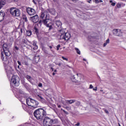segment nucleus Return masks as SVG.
Wrapping results in <instances>:
<instances>
[{
    "label": "nucleus",
    "mask_w": 126,
    "mask_h": 126,
    "mask_svg": "<svg viewBox=\"0 0 126 126\" xmlns=\"http://www.w3.org/2000/svg\"><path fill=\"white\" fill-rule=\"evenodd\" d=\"M40 18H42V19H45L43 20V23L46 27H49V30L53 29L51 21L50 20V16L48 11H42L40 14Z\"/></svg>",
    "instance_id": "1"
},
{
    "label": "nucleus",
    "mask_w": 126,
    "mask_h": 126,
    "mask_svg": "<svg viewBox=\"0 0 126 126\" xmlns=\"http://www.w3.org/2000/svg\"><path fill=\"white\" fill-rule=\"evenodd\" d=\"M34 116L38 121H42L47 116V111L43 108H38L34 111Z\"/></svg>",
    "instance_id": "2"
},
{
    "label": "nucleus",
    "mask_w": 126,
    "mask_h": 126,
    "mask_svg": "<svg viewBox=\"0 0 126 126\" xmlns=\"http://www.w3.org/2000/svg\"><path fill=\"white\" fill-rule=\"evenodd\" d=\"M26 102L28 105L33 108V109H36L38 108V105H39V102L38 101L35 100L31 98H28L26 99Z\"/></svg>",
    "instance_id": "3"
},
{
    "label": "nucleus",
    "mask_w": 126,
    "mask_h": 126,
    "mask_svg": "<svg viewBox=\"0 0 126 126\" xmlns=\"http://www.w3.org/2000/svg\"><path fill=\"white\" fill-rule=\"evenodd\" d=\"M59 32L61 34L60 35V39L64 40V41H68L70 38V33L69 32H65L64 29H61L59 31Z\"/></svg>",
    "instance_id": "4"
},
{
    "label": "nucleus",
    "mask_w": 126,
    "mask_h": 126,
    "mask_svg": "<svg viewBox=\"0 0 126 126\" xmlns=\"http://www.w3.org/2000/svg\"><path fill=\"white\" fill-rule=\"evenodd\" d=\"M19 81L20 79L18 76H13L11 80V83L14 85V86H19Z\"/></svg>",
    "instance_id": "5"
},
{
    "label": "nucleus",
    "mask_w": 126,
    "mask_h": 126,
    "mask_svg": "<svg viewBox=\"0 0 126 126\" xmlns=\"http://www.w3.org/2000/svg\"><path fill=\"white\" fill-rule=\"evenodd\" d=\"M10 12L13 16L18 17L20 15V10L16 8H11Z\"/></svg>",
    "instance_id": "6"
},
{
    "label": "nucleus",
    "mask_w": 126,
    "mask_h": 126,
    "mask_svg": "<svg viewBox=\"0 0 126 126\" xmlns=\"http://www.w3.org/2000/svg\"><path fill=\"white\" fill-rule=\"evenodd\" d=\"M43 125L44 126H52V119L48 117L43 119Z\"/></svg>",
    "instance_id": "7"
},
{
    "label": "nucleus",
    "mask_w": 126,
    "mask_h": 126,
    "mask_svg": "<svg viewBox=\"0 0 126 126\" xmlns=\"http://www.w3.org/2000/svg\"><path fill=\"white\" fill-rule=\"evenodd\" d=\"M113 33L114 36H118V37H121V36H123V32H122V31L121 30H113Z\"/></svg>",
    "instance_id": "8"
},
{
    "label": "nucleus",
    "mask_w": 126,
    "mask_h": 126,
    "mask_svg": "<svg viewBox=\"0 0 126 126\" xmlns=\"http://www.w3.org/2000/svg\"><path fill=\"white\" fill-rule=\"evenodd\" d=\"M31 20L33 23H37L39 21V16L37 15L31 17Z\"/></svg>",
    "instance_id": "9"
},
{
    "label": "nucleus",
    "mask_w": 126,
    "mask_h": 126,
    "mask_svg": "<svg viewBox=\"0 0 126 126\" xmlns=\"http://www.w3.org/2000/svg\"><path fill=\"white\" fill-rule=\"evenodd\" d=\"M5 69H6V71L7 72V75L8 76V74H12V71H13V70L12 69V68L10 66H5Z\"/></svg>",
    "instance_id": "10"
},
{
    "label": "nucleus",
    "mask_w": 126,
    "mask_h": 126,
    "mask_svg": "<svg viewBox=\"0 0 126 126\" xmlns=\"http://www.w3.org/2000/svg\"><path fill=\"white\" fill-rule=\"evenodd\" d=\"M0 45H1V46H2V48H3V51H6L8 50V46H7V44H4V41H3V40H1L0 42Z\"/></svg>",
    "instance_id": "11"
},
{
    "label": "nucleus",
    "mask_w": 126,
    "mask_h": 126,
    "mask_svg": "<svg viewBox=\"0 0 126 126\" xmlns=\"http://www.w3.org/2000/svg\"><path fill=\"white\" fill-rule=\"evenodd\" d=\"M27 11L29 15H34L35 14V10L32 8H28Z\"/></svg>",
    "instance_id": "12"
},
{
    "label": "nucleus",
    "mask_w": 126,
    "mask_h": 126,
    "mask_svg": "<svg viewBox=\"0 0 126 126\" xmlns=\"http://www.w3.org/2000/svg\"><path fill=\"white\" fill-rule=\"evenodd\" d=\"M5 14H4V12L1 11L0 12V22H1L4 19V16Z\"/></svg>",
    "instance_id": "13"
},
{
    "label": "nucleus",
    "mask_w": 126,
    "mask_h": 126,
    "mask_svg": "<svg viewBox=\"0 0 126 126\" xmlns=\"http://www.w3.org/2000/svg\"><path fill=\"white\" fill-rule=\"evenodd\" d=\"M37 97L38 99V100H40L42 103H45V99L42 97V95L41 94H37Z\"/></svg>",
    "instance_id": "14"
},
{
    "label": "nucleus",
    "mask_w": 126,
    "mask_h": 126,
    "mask_svg": "<svg viewBox=\"0 0 126 126\" xmlns=\"http://www.w3.org/2000/svg\"><path fill=\"white\" fill-rule=\"evenodd\" d=\"M19 94H18V98H21L24 97V92L23 91L20 90L19 91Z\"/></svg>",
    "instance_id": "15"
},
{
    "label": "nucleus",
    "mask_w": 126,
    "mask_h": 126,
    "mask_svg": "<svg viewBox=\"0 0 126 126\" xmlns=\"http://www.w3.org/2000/svg\"><path fill=\"white\" fill-rule=\"evenodd\" d=\"M3 53L6 57H9V56H10V52L8 49L7 50H3Z\"/></svg>",
    "instance_id": "16"
},
{
    "label": "nucleus",
    "mask_w": 126,
    "mask_h": 126,
    "mask_svg": "<svg viewBox=\"0 0 126 126\" xmlns=\"http://www.w3.org/2000/svg\"><path fill=\"white\" fill-rule=\"evenodd\" d=\"M5 4V0H0V9H1V7Z\"/></svg>",
    "instance_id": "17"
},
{
    "label": "nucleus",
    "mask_w": 126,
    "mask_h": 126,
    "mask_svg": "<svg viewBox=\"0 0 126 126\" xmlns=\"http://www.w3.org/2000/svg\"><path fill=\"white\" fill-rule=\"evenodd\" d=\"M55 24L57 27H62V22L60 21H56Z\"/></svg>",
    "instance_id": "18"
},
{
    "label": "nucleus",
    "mask_w": 126,
    "mask_h": 126,
    "mask_svg": "<svg viewBox=\"0 0 126 126\" xmlns=\"http://www.w3.org/2000/svg\"><path fill=\"white\" fill-rule=\"evenodd\" d=\"M74 102H75V100L74 99H70V100H66L67 104H72L73 103H74Z\"/></svg>",
    "instance_id": "19"
},
{
    "label": "nucleus",
    "mask_w": 126,
    "mask_h": 126,
    "mask_svg": "<svg viewBox=\"0 0 126 126\" xmlns=\"http://www.w3.org/2000/svg\"><path fill=\"white\" fill-rule=\"evenodd\" d=\"M59 123V121H58V119H52V125H55L56 124H58Z\"/></svg>",
    "instance_id": "20"
},
{
    "label": "nucleus",
    "mask_w": 126,
    "mask_h": 126,
    "mask_svg": "<svg viewBox=\"0 0 126 126\" xmlns=\"http://www.w3.org/2000/svg\"><path fill=\"white\" fill-rule=\"evenodd\" d=\"M109 43H110V39L108 38L106 40V42L103 44V47H106V45H108V44H109Z\"/></svg>",
    "instance_id": "21"
},
{
    "label": "nucleus",
    "mask_w": 126,
    "mask_h": 126,
    "mask_svg": "<svg viewBox=\"0 0 126 126\" xmlns=\"http://www.w3.org/2000/svg\"><path fill=\"white\" fill-rule=\"evenodd\" d=\"M1 58L3 62H7V59H6H6L4 60V57H3V52H2L1 53Z\"/></svg>",
    "instance_id": "22"
},
{
    "label": "nucleus",
    "mask_w": 126,
    "mask_h": 126,
    "mask_svg": "<svg viewBox=\"0 0 126 126\" xmlns=\"http://www.w3.org/2000/svg\"><path fill=\"white\" fill-rule=\"evenodd\" d=\"M34 31L36 33V35L39 34V30L36 28V27H34Z\"/></svg>",
    "instance_id": "23"
},
{
    "label": "nucleus",
    "mask_w": 126,
    "mask_h": 126,
    "mask_svg": "<svg viewBox=\"0 0 126 126\" xmlns=\"http://www.w3.org/2000/svg\"><path fill=\"white\" fill-rule=\"evenodd\" d=\"M27 36H31L32 34V32L31 31H27V33H26Z\"/></svg>",
    "instance_id": "24"
},
{
    "label": "nucleus",
    "mask_w": 126,
    "mask_h": 126,
    "mask_svg": "<svg viewBox=\"0 0 126 126\" xmlns=\"http://www.w3.org/2000/svg\"><path fill=\"white\" fill-rule=\"evenodd\" d=\"M109 2L111 3L112 6H115V5H116V2H113V0H110Z\"/></svg>",
    "instance_id": "25"
},
{
    "label": "nucleus",
    "mask_w": 126,
    "mask_h": 126,
    "mask_svg": "<svg viewBox=\"0 0 126 126\" xmlns=\"http://www.w3.org/2000/svg\"><path fill=\"white\" fill-rule=\"evenodd\" d=\"M75 51H76L77 54H78V55H80V51H79V49L78 48H75Z\"/></svg>",
    "instance_id": "26"
},
{
    "label": "nucleus",
    "mask_w": 126,
    "mask_h": 126,
    "mask_svg": "<svg viewBox=\"0 0 126 126\" xmlns=\"http://www.w3.org/2000/svg\"><path fill=\"white\" fill-rule=\"evenodd\" d=\"M72 81H73V82H76V79H75V77H74V76H73L72 77Z\"/></svg>",
    "instance_id": "27"
},
{
    "label": "nucleus",
    "mask_w": 126,
    "mask_h": 126,
    "mask_svg": "<svg viewBox=\"0 0 126 126\" xmlns=\"http://www.w3.org/2000/svg\"><path fill=\"white\" fill-rule=\"evenodd\" d=\"M116 5L118 8H121V7H122V4H121V3H117Z\"/></svg>",
    "instance_id": "28"
},
{
    "label": "nucleus",
    "mask_w": 126,
    "mask_h": 126,
    "mask_svg": "<svg viewBox=\"0 0 126 126\" xmlns=\"http://www.w3.org/2000/svg\"><path fill=\"white\" fill-rule=\"evenodd\" d=\"M76 106H80V102L79 101H77L75 103Z\"/></svg>",
    "instance_id": "29"
},
{
    "label": "nucleus",
    "mask_w": 126,
    "mask_h": 126,
    "mask_svg": "<svg viewBox=\"0 0 126 126\" xmlns=\"http://www.w3.org/2000/svg\"><path fill=\"white\" fill-rule=\"evenodd\" d=\"M23 64H25V65H28V63L26 61H24L23 62Z\"/></svg>",
    "instance_id": "30"
},
{
    "label": "nucleus",
    "mask_w": 126,
    "mask_h": 126,
    "mask_svg": "<svg viewBox=\"0 0 126 126\" xmlns=\"http://www.w3.org/2000/svg\"><path fill=\"white\" fill-rule=\"evenodd\" d=\"M62 59L63 60V61H66L67 62V61H68V59L64 57H62Z\"/></svg>",
    "instance_id": "31"
},
{
    "label": "nucleus",
    "mask_w": 126,
    "mask_h": 126,
    "mask_svg": "<svg viewBox=\"0 0 126 126\" xmlns=\"http://www.w3.org/2000/svg\"><path fill=\"white\" fill-rule=\"evenodd\" d=\"M33 46H37V42L35 41H33Z\"/></svg>",
    "instance_id": "32"
},
{
    "label": "nucleus",
    "mask_w": 126,
    "mask_h": 126,
    "mask_svg": "<svg viewBox=\"0 0 126 126\" xmlns=\"http://www.w3.org/2000/svg\"><path fill=\"white\" fill-rule=\"evenodd\" d=\"M23 109H24V110H25V111H26L27 110V108H27L26 105H24V106H23Z\"/></svg>",
    "instance_id": "33"
},
{
    "label": "nucleus",
    "mask_w": 126,
    "mask_h": 126,
    "mask_svg": "<svg viewBox=\"0 0 126 126\" xmlns=\"http://www.w3.org/2000/svg\"><path fill=\"white\" fill-rule=\"evenodd\" d=\"M27 79H28L29 80H31V76H29V75H27Z\"/></svg>",
    "instance_id": "34"
},
{
    "label": "nucleus",
    "mask_w": 126,
    "mask_h": 126,
    "mask_svg": "<svg viewBox=\"0 0 126 126\" xmlns=\"http://www.w3.org/2000/svg\"><path fill=\"white\" fill-rule=\"evenodd\" d=\"M60 48H61V45H58L57 46V51H59V50L60 49Z\"/></svg>",
    "instance_id": "35"
},
{
    "label": "nucleus",
    "mask_w": 126,
    "mask_h": 126,
    "mask_svg": "<svg viewBox=\"0 0 126 126\" xmlns=\"http://www.w3.org/2000/svg\"><path fill=\"white\" fill-rule=\"evenodd\" d=\"M38 49V46L35 45L33 47V50H37Z\"/></svg>",
    "instance_id": "36"
},
{
    "label": "nucleus",
    "mask_w": 126,
    "mask_h": 126,
    "mask_svg": "<svg viewBox=\"0 0 126 126\" xmlns=\"http://www.w3.org/2000/svg\"><path fill=\"white\" fill-rule=\"evenodd\" d=\"M51 11H52V14H55V12H56V10L55 9L51 10Z\"/></svg>",
    "instance_id": "37"
},
{
    "label": "nucleus",
    "mask_w": 126,
    "mask_h": 126,
    "mask_svg": "<svg viewBox=\"0 0 126 126\" xmlns=\"http://www.w3.org/2000/svg\"><path fill=\"white\" fill-rule=\"evenodd\" d=\"M43 86V85L42 84V83H39L38 84V87H42Z\"/></svg>",
    "instance_id": "38"
},
{
    "label": "nucleus",
    "mask_w": 126,
    "mask_h": 126,
    "mask_svg": "<svg viewBox=\"0 0 126 126\" xmlns=\"http://www.w3.org/2000/svg\"><path fill=\"white\" fill-rule=\"evenodd\" d=\"M93 89V86L92 85H90L89 89Z\"/></svg>",
    "instance_id": "39"
},
{
    "label": "nucleus",
    "mask_w": 126,
    "mask_h": 126,
    "mask_svg": "<svg viewBox=\"0 0 126 126\" xmlns=\"http://www.w3.org/2000/svg\"><path fill=\"white\" fill-rule=\"evenodd\" d=\"M94 2L95 3H99V0H95Z\"/></svg>",
    "instance_id": "40"
},
{
    "label": "nucleus",
    "mask_w": 126,
    "mask_h": 126,
    "mask_svg": "<svg viewBox=\"0 0 126 126\" xmlns=\"http://www.w3.org/2000/svg\"><path fill=\"white\" fill-rule=\"evenodd\" d=\"M104 111H105V113H106V114H109V111H108V110L105 109Z\"/></svg>",
    "instance_id": "41"
},
{
    "label": "nucleus",
    "mask_w": 126,
    "mask_h": 126,
    "mask_svg": "<svg viewBox=\"0 0 126 126\" xmlns=\"http://www.w3.org/2000/svg\"><path fill=\"white\" fill-rule=\"evenodd\" d=\"M15 49L16 50V51H18L19 50V48H18L17 46H15Z\"/></svg>",
    "instance_id": "42"
},
{
    "label": "nucleus",
    "mask_w": 126,
    "mask_h": 126,
    "mask_svg": "<svg viewBox=\"0 0 126 126\" xmlns=\"http://www.w3.org/2000/svg\"><path fill=\"white\" fill-rule=\"evenodd\" d=\"M63 112L64 113V114H66V115L68 114V113H67V112L65 111L64 110H63Z\"/></svg>",
    "instance_id": "43"
},
{
    "label": "nucleus",
    "mask_w": 126,
    "mask_h": 126,
    "mask_svg": "<svg viewBox=\"0 0 126 126\" xmlns=\"http://www.w3.org/2000/svg\"><path fill=\"white\" fill-rule=\"evenodd\" d=\"M80 126V123H78L77 124L75 125V126Z\"/></svg>",
    "instance_id": "44"
},
{
    "label": "nucleus",
    "mask_w": 126,
    "mask_h": 126,
    "mask_svg": "<svg viewBox=\"0 0 126 126\" xmlns=\"http://www.w3.org/2000/svg\"><path fill=\"white\" fill-rule=\"evenodd\" d=\"M17 63H18L19 65H21V62L20 61H17Z\"/></svg>",
    "instance_id": "45"
},
{
    "label": "nucleus",
    "mask_w": 126,
    "mask_h": 126,
    "mask_svg": "<svg viewBox=\"0 0 126 126\" xmlns=\"http://www.w3.org/2000/svg\"><path fill=\"white\" fill-rule=\"evenodd\" d=\"M66 110H70V107H68V106H67V107H66Z\"/></svg>",
    "instance_id": "46"
},
{
    "label": "nucleus",
    "mask_w": 126,
    "mask_h": 126,
    "mask_svg": "<svg viewBox=\"0 0 126 126\" xmlns=\"http://www.w3.org/2000/svg\"><path fill=\"white\" fill-rule=\"evenodd\" d=\"M94 91H97V87H95L94 89H93Z\"/></svg>",
    "instance_id": "47"
},
{
    "label": "nucleus",
    "mask_w": 126,
    "mask_h": 126,
    "mask_svg": "<svg viewBox=\"0 0 126 126\" xmlns=\"http://www.w3.org/2000/svg\"><path fill=\"white\" fill-rule=\"evenodd\" d=\"M91 1H92V0H87V2H88L89 3H91Z\"/></svg>",
    "instance_id": "48"
},
{
    "label": "nucleus",
    "mask_w": 126,
    "mask_h": 126,
    "mask_svg": "<svg viewBox=\"0 0 126 126\" xmlns=\"http://www.w3.org/2000/svg\"><path fill=\"white\" fill-rule=\"evenodd\" d=\"M72 1H74V2H77V1H78V0H72Z\"/></svg>",
    "instance_id": "49"
},
{
    "label": "nucleus",
    "mask_w": 126,
    "mask_h": 126,
    "mask_svg": "<svg viewBox=\"0 0 126 126\" xmlns=\"http://www.w3.org/2000/svg\"><path fill=\"white\" fill-rule=\"evenodd\" d=\"M76 75H77V76H78V77H79V76H81V74H78H78H76Z\"/></svg>",
    "instance_id": "50"
},
{
    "label": "nucleus",
    "mask_w": 126,
    "mask_h": 126,
    "mask_svg": "<svg viewBox=\"0 0 126 126\" xmlns=\"http://www.w3.org/2000/svg\"><path fill=\"white\" fill-rule=\"evenodd\" d=\"M58 64V65H59V66H61V65H62V63H59Z\"/></svg>",
    "instance_id": "51"
},
{
    "label": "nucleus",
    "mask_w": 126,
    "mask_h": 126,
    "mask_svg": "<svg viewBox=\"0 0 126 126\" xmlns=\"http://www.w3.org/2000/svg\"><path fill=\"white\" fill-rule=\"evenodd\" d=\"M51 69H52V71H54V68L51 67Z\"/></svg>",
    "instance_id": "52"
},
{
    "label": "nucleus",
    "mask_w": 126,
    "mask_h": 126,
    "mask_svg": "<svg viewBox=\"0 0 126 126\" xmlns=\"http://www.w3.org/2000/svg\"><path fill=\"white\" fill-rule=\"evenodd\" d=\"M58 108H61V105H58Z\"/></svg>",
    "instance_id": "53"
},
{
    "label": "nucleus",
    "mask_w": 126,
    "mask_h": 126,
    "mask_svg": "<svg viewBox=\"0 0 126 126\" xmlns=\"http://www.w3.org/2000/svg\"><path fill=\"white\" fill-rule=\"evenodd\" d=\"M99 2H103V1L102 0H99Z\"/></svg>",
    "instance_id": "54"
},
{
    "label": "nucleus",
    "mask_w": 126,
    "mask_h": 126,
    "mask_svg": "<svg viewBox=\"0 0 126 126\" xmlns=\"http://www.w3.org/2000/svg\"><path fill=\"white\" fill-rule=\"evenodd\" d=\"M49 48H50V49H53V47H52L51 46H49Z\"/></svg>",
    "instance_id": "55"
},
{
    "label": "nucleus",
    "mask_w": 126,
    "mask_h": 126,
    "mask_svg": "<svg viewBox=\"0 0 126 126\" xmlns=\"http://www.w3.org/2000/svg\"><path fill=\"white\" fill-rule=\"evenodd\" d=\"M33 2H34V3H36V2H35V0H32Z\"/></svg>",
    "instance_id": "56"
},
{
    "label": "nucleus",
    "mask_w": 126,
    "mask_h": 126,
    "mask_svg": "<svg viewBox=\"0 0 126 126\" xmlns=\"http://www.w3.org/2000/svg\"><path fill=\"white\" fill-rule=\"evenodd\" d=\"M52 74H53V75H55L56 74V73H55V72H53Z\"/></svg>",
    "instance_id": "57"
},
{
    "label": "nucleus",
    "mask_w": 126,
    "mask_h": 126,
    "mask_svg": "<svg viewBox=\"0 0 126 126\" xmlns=\"http://www.w3.org/2000/svg\"><path fill=\"white\" fill-rule=\"evenodd\" d=\"M83 61H85L86 62V59H83Z\"/></svg>",
    "instance_id": "58"
},
{
    "label": "nucleus",
    "mask_w": 126,
    "mask_h": 126,
    "mask_svg": "<svg viewBox=\"0 0 126 126\" xmlns=\"http://www.w3.org/2000/svg\"><path fill=\"white\" fill-rule=\"evenodd\" d=\"M54 72H57V70H55Z\"/></svg>",
    "instance_id": "59"
},
{
    "label": "nucleus",
    "mask_w": 126,
    "mask_h": 126,
    "mask_svg": "<svg viewBox=\"0 0 126 126\" xmlns=\"http://www.w3.org/2000/svg\"><path fill=\"white\" fill-rule=\"evenodd\" d=\"M100 92H103V90H101Z\"/></svg>",
    "instance_id": "60"
},
{
    "label": "nucleus",
    "mask_w": 126,
    "mask_h": 126,
    "mask_svg": "<svg viewBox=\"0 0 126 126\" xmlns=\"http://www.w3.org/2000/svg\"><path fill=\"white\" fill-rule=\"evenodd\" d=\"M21 32H22V29H21Z\"/></svg>",
    "instance_id": "61"
},
{
    "label": "nucleus",
    "mask_w": 126,
    "mask_h": 126,
    "mask_svg": "<svg viewBox=\"0 0 126 126\" xmlns=\"http://www.w3.org/2000/svg\"><path fill=\"white\" fill-rule=\"evenodd\" d=\"M3 63H5V62H3Z\"/></svg>",
    "instance_id": "62"
},
{
    "label": "nucleus",
    "mask_w": 126,
    "mask_h": 126,
    "mask_svg": "<svg viewBox=\"0 0 126 126\" xmlns=\"http://www.w3.org/2000/svg\"><path fill=\"white\" fill-rule=\"evenodd\" d=\"M119 126H121V125H120V124H119Z\"/></svg>",
    "instance_id": "63"
},
{
    "label": "nucleus",
    "mask_w": 126,
    "mask_h": 126,
    "mask_svg": "<svg viewBox=\"0 0 126 126\" xmlns=\"http://www.w3.org/2000/svg\"><path fill=\"white\" fill-rule=\"evenodd\" d=\"M38 1H41V0H38Z\"/></svg>",
    "instance_id": "64"
}]
</instances>
